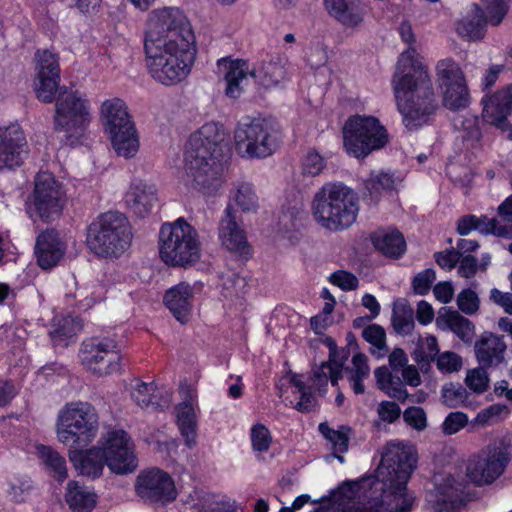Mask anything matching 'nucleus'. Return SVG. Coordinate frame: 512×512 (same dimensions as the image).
Listing matches in <instances>:
<instances>
[{"mask_svg": "<svg viewBox=\"0 0 512 512\" xmlns=\"http://www.w3.org/2000/svg\"><path fill=\"white\" fill-rule=\"evenodd\" d=\"M399 33L409 48L399 57L392 85L403 122L406 127L412 129L428 122L436 111L437 104L428 71L414 58L416 50L412 44L415 43V35L411 24L402 22Z\"/></svg>", "mask_w": 512, "mask_h": 512, "instance_id": "1", "label": "nucleus"}, {"mask_svg": "<svg viewBox=\"0 0 512 512\" xmlns=\"http://www.w3.org/2000/svg\"><path fill=\"white\" fill-rule=\"evenodd\" d=\"M417 458L411 447L388 444L377 469V480L363 510L340 506L319 508L315 512H410L414 499L407 493V482L416 468Z\"/></svg>", "mask_w": 512, "mask_h": 512, "instance_id": "2", "label": "nucleus"}, {"mask_svg": "<svg viewBox=\"0 0 512 512\" xmlns=\"http://www.w3.org/2000/svg\"><path fill=\"white\" fill-rule=\"evenodd\" d=\"M314 219L323 228L338 231L350 227L359 211L358 197L342 183H326L312 201Z\"/></svg>", "mask_w": 512, "mask_h": 512, "instance_id": "3", "label": "nucleus"}, {"mask_svg": "<svg viewBox=\"0 0 512 512\" xmlns=\"http://www.w3.org/2000/svg\"><path fill=\"white\" fill-rule=\"evenodd\" d=\"M158 252L167 266L189 268L201 257L199 234L184 218L164 223L158 235Z\"/></svg>", "mask_w": 512, "mask_h": 512, "instance_id": "4", "label": "nucleus"}, {"mask_svg": "<svg viewBox=\"0 0 512 512\" xmlns=\"http://www.w3.org/2000/svg\"><path fill=\"white\" fill-rule=\"evenodd\" d=\"M131 241V226L122 213H103L88 226L87 246L99 257L118 258L130 247Z\"/></svg>", "mask_w": 512, "mask_h": 512, "instance_id": "5", "label": "nucleus"}, {"mask_svg": "<svg viewBox=\"0 0 512 512\" xmlns=\"http://www.w3.org/2000/svg\"><path fill=\"white\" fill-rule=\"evenodd\" d=\"M195 47V35L189 20L176 7L155 9L150 13L144 47Z\"/></svg>", "mask_w": 512, "mask_h": 512, "instance_id": "6", "label": "nucleus"}, {"mask_svg": "<svg viewBox=\"0 0 512 512\" xmlns=\"http://www.w3.org/2000/svg\"><path fill=\"white\" fill-rule=\"evenodd\" d=\"M56 428L61 443L71 449H84L97 435L98 415L87 402L69 403L59 412Z\"/></svg>", "mask_w": 512, "mask_h": 512, "instance_id": "7", "label": "nucleus"}, {"mask_svg": "<svg viewBox=\"0 0 512 512\" xmlns=\"http://www.w3.org/2000/svg\"><path fill=\"white\" fill-rule=\"evenodd\" d=\"M100 120L115 152L125 158L135 156L139 150V139L125 102L120 98L102 102Z\"/></svg>", "mask_w": 512, "mask_h": 512, "instance_id": "8", "label": "nucleus"}, {"mask_svg": "<svg viewBox=\"0 0 512 512\" xmlns=\"http://www.w3.org/2000/svg\"><path fill=\"white\" fill-rule=\"evenodd\" d=\"M149 74L157 82L170 86L183 81L190 73L196 47H144Z\"/></svg>", "mask_w": 512, "mask_h": 512, "instance_id": "9", "label": "nucleus"}, {"mask_svg": "<svg viewBox=\"0 0 512 512\" xmlns=\"http://www.w3.org/2000/svg\"><path fill=\"white\" fill-rule=\"evenodd\" d=\"M218 66L224 71L226 95L234 99L241 95L249 75L258 79L264 87L277 85L285 75L284 65L280 58L264 61L257 69L253 70L249 69L248 63L244 60L228 62L222 59L218 61Z\"/></svg>", "mask_w": 512, "mask_h": 512, "instance_id": "10", "label": "nucleus"}, {"mask_svg": "<svg viewBox=\"0 0 512 512\" xmlns=\"http://www.w3.org/2000/svg\"><path fill=\"white\" fill-rule=\"evenodd\" d=\"M344 146L356 158H364L383 148L389 140L387 130L373 116H353L343 128Z\"/></svg>", "mask_w": 512, "mask_h": 512, "instance_id": "11", "label": "nucleus"}, {"mask_svg": "<svg viewBox=\"0 0 512 512\" xmlns=\"http://www.w3.org/2000/svg\"><path fill=\"white\" fill-rule=\"evenodd\" d=\"M277 128L272 119L246 118L234 132L236 148L251 158L270 156L277 148Z\"/></svg>", "mask_w": 512, "mask_h": 512, "instance_id": "12", "label": "nucleus"}, {"mask_svg": "<svg viewBox=\"0 0 512 512\" xmlns=\"http://www.w3.org/2000/svg\"><path fill=\"white\" fill-rule=\"evenodd\" d=\"M185 170L188 184L205 195L215 194L222 185L220 158L185 154Z\"/></svg>", "mask_w": 512, "mask_h": 512, "instance_id": "13", "label": "nucleus"}, {"mask_svg": "<svg viewBox=\"0 0 512 512\" xmlns=\"http://www.w3.org/2000/svg\"><path fill=\"white\" fill-rule=\"evenodd\" d=\"M509 461L510 453L507 447L488 446L468 460L467 477L477 485L491 484L502 475Z\"/></svg>", "mask_w": 512, "mask_h": 512, "instance_id": "14", "label": "nucleus"}, {"mask_svg": "<svg viewBox=\"0 0 512 512\" xmlns=\"http://www.w3.org/2000/svg\"><path fill=\"white\" fill-rule=\"evenodd\" d=\"M485 12L477 4H473L472 15L464 17L457 23V33L465 38L475 40L484 36L486 23L498 26L509 10L508 0H482Z\"/></svg>", "mask_w": 512, "mask_h": 512, "instance_id": "15", "label": "nucleus"}, {"mask_svg": "<svg viewBox=\"0 0 512 512\" xmlns=\"http://www.w3.org/2000/svg\"><path fill=\"white\" fill-rule=\"evenodd\" d=\"M89 121V103L76 91L60 93L56 101L55 125L70 136L80 134Z\"/></svg>", "mask_w": 512, "mask_h": 512, "instance_id": "16", "label": "nucleus"}, {"mask_svg": "<svg viewBox=\"0 0 512 512\" xmlns=\"http://www.w3.org/2000/svg\"><path fill=\"white\" fill-rule=\"evenodd\" d=\"M34 206L40 218L52 221L63 209L64 191L62 185L49 172H40L35 178L33 191Z\"/></svg>", "mask_w": 512, "mask_h": 512, "instance_id": "17", "label": "nucleus"}, {"mask_svg": "<svg viewBox=\"0 0 512 512\" xmlns=\"http://www.w3.org/2000/svg\"><path fill=\"white\" fill-rule=\"evenodd\" d=\"M83 363L94 374L105 376L119 370L121 356L111 339L91 338L83 343Z\"/></svg>", "mask_w": 512, "mask_h": 512, "instance_id": "18", "label": "nucleus"}, {"mask_svg": "<svg viewBox=\"0 0 512 512\" xmlns=\"http://www.w3.org/2000/svg\"><path fill=\"white\" fill-rule=\"evenodd\" d=\"M135 491L140 498L151 503L170 502L177 496L171 476L159 468L142 471L137 476Z\"/></svg>", "mask_w": 512, "mask_h": 512, "instance_id": "19", "label": "nucleus"}, {"mask_svg": "<svg viewBox=\"0 0 512 512\" xmlns=\"http://www.w3.org/2000/svg\"><path fill=\"white\" fill-rule=\"evenodd\" d=\"M36 66L35 90L39 100L51 103L59 85L60 68L58 57L50 50H37L34 57Z\"/></svg>", "mask_w": 512, "mask_h": 512, "instance_id": "20", "label": "nucleus"}, {"mask_svg": "<svg viewBox=\"0 0 512 512\" xmlns=\"http://www.w3.org/2000/svg\"><path fill=\"white\" fill-rule=\"evenodd\" d=\"M224 140L225 134L222 126L215 122L205 123L190 135L185 154L220 158L222 156L221 145Z\"/></svg>", "mask_w": 512, "mask_h": 512, "instance_id": "21", "label": "nucleus"}, {"mask_svg": "<svg viewBox=\"0 0 512 512\" xmlns=\"http://www.w3.org/2000/svg\"><path fill=\"white\" fill-rule=\"evenodd\" d=\"M27 153V141L19 125L0 128V170L20 166Z\"/></svg>", "mask_w": 512, "mask_h": 512, "instance_id": "22", "label": "nucleus"}, {"mask_svg": "<svg viewBox=\"0 0 512 512\" xmlns=\"http://www.w3.org/2000/svg\"><path fill=\"white\" fill-rule=\"evenodd\" d=\"M466 484L448 476L430 494L435 512H458L465 503Z\"/></svg>", "mask_w": 512, "mask_h": 512, "instance_id": "23", "label": "nucleus"}, {"mask_svg": "<svg viewBox=\"0 0 512 512\" xmlns=\"http://www.w3.org/2000/svg\"><path fill=\"white\" fill-rule=\"evenodd\" d=\"M218 236L221 245L228 251L240 256L250 254L245 231L237 224L234 211L231 206L225 209L224 216L219 222Z\"/></svg>", "mask_w": 512, "mask_h": 512, "instance_id": "24", "label": "nucleus"}, {"mask_svg": "<svg viewBox=\"0 0 512 512\" xmlns=\"http://www.w3.org/2000/svg\"><path fill=\"white\" fill-rule=\"evenodd\" d=\"M482 117L485 122L502 131L511 129L507 117L512 112V85L496 92L488 99H483Z\"/></svg>", "mask_w": 512, "mask_h": 512, "instance_id": "25", "label": "nucleus"}, {"mask_svg": "<svg viewBox=\"0 0 512 512\" xmlns=\"http://www.w3.org/2000/svg\"><path fill=\"white\" fill-rule=\"evenodd\" d=\"M180 394L182 402L176 407L177 424L186 445L191 448L196 444V416L194 411L196 391L184 383L180 386Z\"/></svg>", "mask_w": 512, "mask_h": 512, "instance_id": "26", "label": "nucleus"}, {"mask_svg": "<svg viewBox=\"0 0 512 512\" xmlns=\"http://www.w3.org/2000/svg\"><path fill=\"white\" fill-rule=\"evenodd\" d=\"M506 343L503 337L484 332L475 342V356L483 367H497L505 360Z\"/></svg>", "mask_w": 512, "mask_h": 512, "instance_id": "27", "label": "nucleus"}, {"mask_svg": "<svg viewBox=\"0 0 512 512\" xmlns=\"http://www.w3.org/2000/svg\"><path fill=\"white\" fill-rule=\"evenodd\" d=\"M66 251L65 244L55 230H47L38 235L35 245V254L38 265L45 270L56 266Z\"/></svg>", "mask_w": 512, "mask_h": 512, "instance_id": "28", "label": "nucleus"}, {"mask_svg": "<svg viewBox=\"0 0 512 512\" xmlns=\"http://www.w3.org/2000/svg\"><path fill=\"white\" fill-rule=\"evenodd\" d=\"M157 202L156 188L147 183H133L126 193L127 206L140 218H145L151 214Z\"/></svg>", "mask_w": 512, "mask_h": 512, "instance_id": "29", "label": "nucleus"}, {"mask_svg": "<svg viewBox=\"0 0 512 512\" xmlns=\"http://www.w3.org/2000/svg\"><path fill=\"white\" fill-rule=\"evenodd\" d=\"M330 17L347 28L358 27L363 22V11L358 0H323Z\"/></svg>", "mask_w": 512, "mask_h": 512, "instance_id": "30", "label": "nucleus"}, {"mask_svg": "<svg viewBox=\"0 0 512 512\" xmlns=\"http://www.w3.org/2000/svg\"><path fill=\"white\" fill-rule=\"evenodd\" d=\"M193 293V287L185 282L177 284L165 293L164 302L167 308L181 324L189 320Z\"/></svg>", "mask_w": 512, "mask_h": 512, "instance_id": "31", "label": "nucleus"}, {"mask_svg": "<svg viewBox=\"0 0 512 512\" xmlns=\"http://www.w3.org/2000/svg\"><path fill=\"white\" fill-rule=\"evenodd\" d=\"M436 325L441 330H450L463 342L470 344L474 338L475 326L458 311L442 307L436 318Z\"/></svg>", "mask_w": 512, "mask_h": 512, "instance_id": "32", "label": "nucleus"}, {"mask_svg": "<svg viewBox=\"0 0 512 512\" xmlns=\"http://www.w3.org/2000/svg\"><path fill=\"white\" fill-rule=\"evenodd\" d=\"M69 459L74 466L79 470L80 474L88 477L96 478L102 474L105 463V458L101 449L93 447L83 454V449H71Z\"/></svg>", "mask_w": 512, "mask_h": 512, "instance_id": "33", "label": "nucleus"}, {"mask_svg": "<svg viewBox=\"0 0 512 512\" xmlns=\"http://www.w3.org/2000/svg\"><path fill=\"white\" fill-rule=\"evenodd\" d=\"M65 501L74 512H91L97 503V495L79 482L67 484Z\"/></svg>", "mask_w": 512, "mask_h": 512, "instance_id": "34", "label": "nucleus"}, {"mask_svg": "<svg viewBox=\"0 0 512 512\" xmlns=\"http://www.w3.org/2000/svg\"><path fill=\"white\" fill-rule=\"evenodd\" d=\"M371 239L374 247L390 258H399L406 250L405 239L397 230L377 231L372 235Z\"/></svg>", "mask_w": 512, "mask_h": 512, "instance_id": "35", "label": "nucleus"}, {"mask_svg": "<svg viewBox=\"0 0 512 512\" xmlns=\"http://www.w3.org/2000/svg\"><path fill=\"white\" fill-rule=\"evenodd\" d=\"M101 444L102 445L98 448L101 449L103 457L105 458L110 456L111 465L116 468H119L115 458L116 453H123L125 450H127L128 453L135 452L134 443L127 432L124 430H114L108 432L106 437L102 439Z\"/></svg>", "mask_w": 512, "mask_h": 512, "instance_id": "36", "label": "nucleus"}, {"mask_svg": "<svg viewBox=\"0 0 512 512\" xmlns=\"http://www.w3.org/2000/svg\"><path fill=\"white\" fill-rule=\"evenodd\" d=\"M391 322L397 334L409 335L415 326L413 308L405 300L396 301L393 306Z\"/></svg>", "mask_w": 512, "mask_h": 512, "instance_id": "37", "label": "nucleus"}, {"mask_svg": "<svg viewBox=\"0 0 512 512\" xmlns=\"http://www.w3.org/2000/svg\"><path fill=\"white\" fill-rule=\"evenodd\" d=\"M436 75L440 89L466 83L459 65L452 59H442L436 65Z\"/></svg>", "mask_w": 512, "mask_h": 512, "instance_id": "38", "label": "nucleus"}, {"mask_svg": "<svg viewBox=\"0 0 512 512\" xmlns=\"http://www.w3.org/2000/svg\"><path fill=\"white\" fill-rule=\"evenodd\" d=\"M395 187V180L392 175L385 172L371 173L365 181L364 197L371 203H377L382 191H391Z\"/></svg>", "mask_w": 512, "mask_h": 512, "instance_id": "39", "label": "nucleus"}, {"mask_svg": "<svg viewBox=\"0 0 512 512\" xmlns=\"http://www.w3.org/2000/svg\"><path fill=\"white\" fill-rule=\"evenodd\" d=\"M36 450L42 463L53 472V476L59 481H64L67 477L65 458L50 446L38 445Z\"/></svg>", "mask_w": 512, "mask_h": 512, "instance_id": "40", "label": "nucleus"}, {"mask_svg": "<svg viewBox=\"0 0 512 512\" xmlns=\"http://www.w3.org/2000/svg\"><path fill=\"white\" fill-rule=\"evenodd\" d=\"M368 358L363 353H356L352 358V368L347 369L350 373L349 382L355 394H362L365 391L363 380L370 375Z\"/></svg>", "mask_w": 512, "mask_h": 512, "instance_id": "41", "label": "nucleus"}, {"mask_svg": "<svg viewBox=\"0 0 512 512\" xmlns=\"http://www.w3.org/2000/svg\"><path fill=\"white\" fill-rule=\"evenodd\" d=\"M220 278L222 282V294L225 298L239 299L247 293V280L238 273L229 270L222 273Z\"/></svg>", "mask_w": 512, "mask_h": 512, "instance_id": "42", "label": "nucleus"}, {"mask_svg": "<svg viewBox=\"0 0 512 512\" xmlns=\"http://www.w3.org/2000/svg\"><path fill=\"white\" fill-rule=\"evenodd\" d=\"M363 339L371 345L370 352L378 358L384 357L389 348L385 329L378 324H370L362 330Z\"/></svg>", "mask_w": 512, "mask_h": 512, "instance_id": "43", "label": "nucleus"}, {"mask_svg": "<svg viewBox=\"0 0 512 512\" xmlns=\"http://www.w3.org/2000/svg\"><path fill=\"white\" fill-rule=\"evenodd\" d=\"M441 91L443 94V104L446 108L458 111L469 105L470 94L466 83L447 87Z\"/></svg>", "mask_w": 512, "mask_h": 512, "instance_id": "44", "label": "nucleus"}, {"mask_svg": "<svg viewBox=\"0 0 512 512\" xmlns=\"http://www.w3.org/2000/svg\"><path fill=\"white\" fill-rule=\"evenodd\" d=\"M340 377L341 366L337 364L332 365L330 362H323L319 367L313 370V376L311 378L312 386L321 391L329 380L331 384L335 386Z\"/></svg>", "mask_w": 512, "mask_h": 512, "instance_id": "45", "label": "nucleus"}, {"mask_svg": "<svg viewBox=\"0 0 512 512\" xmlns=\"http://www.w3.org/2000/svg\"><path fill=\"white\" fill-rule=\"evenodd\" d=\"M155 391L154 383L137 382L131 391V397L139 407L155 410L160 405Z\"/></svg>", "mask_w": 512, "mask_h": 512, "instance_id": "46", "label": "nucleus"}, {"mask_svg": "<svg viewBox=\"0 0 512 512\" xmlns=\"http://www.w3.org/2000/svg\"><path fill=\"white\" fill-rule=\"evenodd\" d=\"M233 200L243 212L255 211L258 207V197L252 185L246 182L238 183Z\"/></svg>", "mask_w": 512, "mask_h": 512, "instance_id": "47", "label": "nucleus"}, {"mask_svg": "<svg viewBox=\"0 0 512 512\" xmlns=\"http://www.w3.org/2000/svg\"><path fill=\"white\" fill-rule=\"evenodd\" d=\"M470 394L459 383H447L442 388V400L450 408L467 405Z\"/></svg>", "mask_w": 512, "mask_h": 512, "instance_id": "48", "label": "nucleus"}, {"mask_svg": "<svg viewBox=\"0 0 512 512\" xmlns=\"http://www.w3.org/2000/svg\"><path fill=\"white\" fill-rule=\"evenodd\" d=\"M319 431L321 434L333 445L335 452L344 453L348 449L349 437L348 433L350 429L342 426L340 430H334L326 423L319 425Z\"/></svg>", "mask_w": 512, "mask_h": 512, "instance_id": "49", "label": "nucleus"}, {"mask_svg": "<svg viewBox=\"0 0 512 512\" xmlns=\"http://www.w3.org/2000/svg\"><path fill=\"white\" fill-rule=\"evenodd\" d=\"M475 225V230H478L482 234H493L498 237L512 238V224L499 225L496 219H489L483 216L476 217Z\"/></svg>", "mask_w": 512, "mask_h": 512, "instance_id": "50", "label": "nucleus"}, {"mask_svg": "<svg viewBox=\"0 0 512 512\" xmlns=\"http://www.w3.org/2000/svg\"><path fill=\"white\" fill-rule=\"evenodd\" d=\"M115 458L119 468L111 465L110 456L105 457V463L113 473L125 475L136 471L138 467V460L135 452L128 453L127 450H125L123 453H116Z\"/></svg>", "mask_w": 512, "mask_h": 512, "instance_id": "51", "label": "nucleus"}, {"mask_svg": "<svg viewBox=\"0 0 512 512\" xmlns=\"http://www.w3.org/2000/svg\"><path fill=\"white\" fill-rule=\"evenodd\" d=\"M82 329V322L78 317H65L60 322L58 327L51 332L54 341L71 338Z\"/></svg>", "mask_w": 512, "mask_h": 512, "instance_id": "52", "label": "nucleus"}, {"mask_svg": "<svg viewBox=\"0 0 512 512\" xmlns=\"http://www.w3.org/2000/svg\"><path fill=\"white\" fill-rule=\"evenodd\" d=\"M488 367L479 366L478 368L469 370L465 383L475 393H483L488 389L489 377L486 372Z\"/></svg>", "mask_w": 512, "mask_h": 512, "instance_id": "53", "label": "nucleus"}, {"mask_svg": "<svg viewBox=\"0 0 512 512\" xmlns=\"http://www.w3.org/2000/svg\"><path fill=\"white\" fill-rule=\"evenodd\" d=\"M252 447L257 452H266L272 443L269 429L263 424H255L251 428Z\"/></svg>", "mask_w": 512, "mask_h": 512, "instance_id": "54", "label": "nucleus"}, {"mask_svg": "<svg viewBox=\"0 0 512 512\" xmlns=\"http://www.w3.org/2000/svg\"><path fill=\"white\" fill-rule=\"evenodd\" d=\"M479 304L477 293L469 288L462 290L457 296L458 308L467 315L475 314L479 309Z\"/></svg>", "mask_w": 512, "mask_h": 512, "instance_id": "55", "label": "nucleus"}, {"mask_svg": "<svg viewBox=\"0 0 512 512\" xmlns=\"http://www.w3.org/2000/svg\"><path fill=\"white\" fill-rule=\"evenodd\" d=\"M435 279L436 273L431 268L418 273L412 280L413 291L418 295H426Z\"/></svg>", "mask_w": 512, "mask_h": 512, "instance_id": "56", "label": "nucleus"}, {"mask_svg": "<svg viewBox=\"0 0 512 512\" xmlns=\"http://www.w3.org/2000/svg\"><path fill=\"white\" fill-rule=\"evenodd\" d=\"M403 419L405 423L412 428L422 431L427 426L426 413L423 408L412 406L403 412Z\"/></svg>", "mask_w": 512, "mask_h": 512, "instance_id": "57", "label": "nucleus"}, {"mask_svg": "<svg viewBox=\"0 0 512 512\" xmlns=\"http://www.w3.org/2000/svg\"><path fill=\"white\" fill-rule=\"evenodd\" d=\"M324 167V158L314 150L307 153L302 164L303 173L310 176L319 175L323 171Z\"/></svg>", "mask_w": 512, "mask_h": 512, "instance_id": "58", "label": "nucleus"}, {"mask_svg": "<svg viewBox=\"0 0 512 512\" xmlns=\"http://www.w3.org/2000/svg\"><path fill=\"white\" fill-rule=\"evenodd\" d=\"M436 365L443 372H456L462 367V358L454 352L446 351L438 355Z\"/></svg>", "mask_w": 512, "mask_h": 512, "instance_id": "59", "label": "nucleus"}, {"mask_svg": "<svg viewBox=\"0 0 512 512\" xmlns=\"http://www.w3.org/2000/svg\"><path fill=\"white\" fill-rule=\"evenodd\" d=\"M329 281L344 291L355 290L359 285L358 278L354 274L344 270H338L332 273L329 277Z\"/></svg>", "mask_w": 512, "mask_h": 512, "instance_id": "60", "label": "nucleus"}, {"mask_svg": "<svg viewBox=\"0 0 512 512\" xmlns=\"http://www.w3.org/2000/svg\"><path fill=\"white\" fill-rule=\"evenodd\" d=\"M468 423V417L463 412H451L442 424V430L446 435H452L460 431Z\"/></svg>", "mask_w": 512, "mask_h": 512, "instance_id": "61", "label": "nucleus"}, {"mask_svg": "<svg viewBox=\"0 0 512 512\" xmlns=\"http://www.w3.org/2000/svg\"><path fill=\"white\" fill-rule=\"evenodd\" d=\"M377 413L382 421L393 423L399 419L401 415V409L395 402L383 401L378 405Z\"/></svg>", "mask_w": 512, "mask_h": 512, "instance_id": "62", "label": "nucleus"}, {"mask_svg": "<svg viewBox=\"0 0 512 512\" xmlns=\"http://www.w3.org/2000/svg\"><path fill=\"white\" fill-rule=\"evenodd\" d=\"M460 251H457L455 248H451L449 250L443 252L435 253V261L436 263L445 269L452 270L460 260Z\"/></svg>", "mask_w": 512, "mask_h": 512, "instance_id": "63", "label": "nucleus"}, {"mask_svg": "<svg viewBox=\"0 0 512 512\" xmlns=\"http://www.w3.org/2000/svg\"><path fill=\"white\" fill-rule=\"evenodd\" d=\"M377 386L379 389L386 391L390 386L399 384L400 379L394 377L386 366L377 368L374 371Z\"/></svg>", "mask_w": 512, "mask_h": 512, "instance_id": "64", "label": "nucleus"}]
</instances>
